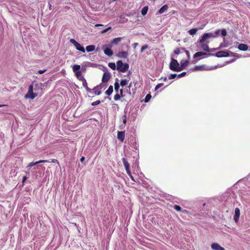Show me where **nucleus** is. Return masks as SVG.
Returning a JSON list of instances; mask_svg holds the SVG:
<instances>
[{
    "instance_id": "2f4dec72",
    "label": "nucleus",
    "mask_w": 250,
    "mask_h": 250,
    "mask_svg": "<svg viewBox=\"0 0 250 250\" xmlns=\"http://www.w3.org/2000/svg\"><path fill=\"white\" fill-rule=\"evenodd\" d=\"M32 84H33V86H34V89L35 90H38V89H40V84H38V83H33Z\"/></svg>"
},
{
    "instance_id": "412c9836",
    "label": "nucleus",
    "mask_w": 250,
    "mask_h": 250,
    "mask_svg": "<svg viewBox=\"0 0 250 250\" xmlns=\"http://www.w3.org/2000/svg\"><path fill=\"white\" fill-rule=\"evenodd\" d=\"M81 69V66L79 64H75L72 67L73 71L74 73H75L77 71H80Z\"/></svg>"
},
{
    "instance_id": "4468645a",
    "label": "nucleus",
    "mask_w": 250,
    "mask_h": 250,
    "mask_svg": "<svg viewBox=\"0 0 250 250\" xmlns=\"http://www.w3.org/2000/svg\"><path fill=\"white\" fill-rule=\"evenodd\" d=\"M80 81L82 82L83 86L85 87L87 92H90L92 91V89L88 87L87 82L85 78H82Z\"/></svg>"
},
{
    "instance_id": "7ed1b4c3",
    "label": "nucleus",
    "mask_w": 250,
    "mask_h": 250,
    "mask_svg": "<svg viewBox=\"0 0 250 250\" xmlns=\"http://www.w3.org/2000/svg\"><path fill=\"white\" fill-rule=\"evenodd\" d=\"M180 67V64L177 61L174 59H172L169 64L170 69L172 71L179 72L181 71V69Z\"/></svg>"
},
{
    "instance_id": "6e6552de",
    "label": "nucleus",
    "mask_w": 250,
    "mask_h": 250,
    "mask_svg": "<svg viewBox=\"0 0 250 250\" xmlns=\"http://www.w3.org/2000/svg\"><path fill=\"white\" fill-rule=\"evenodd\" d=\"M229 54L227 51H220L215 54V56L218 58L226 57L229 56Z\"/></svg>"
},
{
    "instance_id": "b1692460",
    "label": "nucleus",
    "mask_w": 250,
    "mask_h": 250,
    "mask_svg": "<svg viewBox=\"0 0 250 250\" xmlns=\"http://www.w3.org/2000/svg\"><path fill=\"white\" fill-rule=\"evenodd\" d=\"M207 54L206 53L203 52H197L196 53L194 54L193 57L194 58L199 57L200 56L205 55Z\"/></svg>"
},
{
    "instance_id": "37998d69",
    "label": "nucleus",
    "mask_w": 250,
    "mask_h": 250,
    "mask_svg": "<svg viewBox=\"0 0 250 250\" xmlns=\"http://www.w3.org/2000/svg\"><path fill=\"white\" fill-rule=\"evenodd\" d=\"M186 75V72H183L180 73V74H179L177 76V77H178V78H181L182 77L185 76Z\"/></svg>"
},
{
    "instance_id": "9b49d317",
    "label": "nucleus",
    "mask_w": 250,
    "mask_h": 250,
    "mask_svg": "<svg viewBox=\"0 0 250 250\" xmlns=\"http://www.w3.org/2000/svg\"><path fill=\"white\" fill-rule=\"evenodd\" d=\"M240 213L239 208H235V214H234V215L233 217V219H234V221L236 223L238 222V221L239 220V217H240Z\"/></svg>"
},
{
    "instance_id": "79ce46f5",
    "label": "nucleus",
    "mask_w": 250,
    "mask_h": 250,
    "mask_svg": "<svg viewBox=\"0 0 250 250\" xmlns=\"http://www.w3.org/2000/svg\"><path fill=\"white\" fill-rule=\"evenodd\" d=\"M221 35L223 36H226L227 35V31L225 29H222L221 30Z\"/></svg>"
},
{
    "instance_id": "aec40b11",
    "label": "nucleus",
    "mask_w": 250,
    "mask_h": 250,
    "mask_svg": "<svg viewBox=\"0 0 250 250\" xmlns=\"http://www.w3.org/2000/svg\"><path fill=\"white\" fill-rule=\"evenodd\" d=\"M201 47L205 51L209 52V49L208 47V45L207 43H205L204 42L201 43Z\"/></svg>"
},
{
    "instance_id": "3c124183",
    "label": "nucleus",
    "mask_w": 250,
    "mask_h": 250,
    "mask_svg": "<svg viewBox=\"0 0 250 250\" xmlns=\"http://www.w3.org/2000/svg\"><path fill=\"white\" fill-rule=\"evenodd\" d=\"M26 179H27L26 176H23V178H22V183L23 184H24V183L26 180Z\"/></svg>"
},
{
    "instance_id": "de8ad7c7",
    "label": "nucleus",
    "mask_w": 250,
    "mask_h": 250,
    "mask_svg": "<svg viewBox=\"0 0 250 250\" xmlns=\"http://www.w3.org/2000/svg\"><path fill=\"white\" fill-rule=\"evenodd\" d=\"M46 71V69H43V70H40L38 71V73L40 74H43Z\"/></svg>"
},
{
    "instance_id": "c756f323",
    "label": "nucleus",
    "mask_w": 250,
    "mask_h": 250,
    "mask_svg": "<svg viewBox=\"0 0 250 250\" xmlns=\"http://www.w3.org/2000/svg\"><path fill=\"white\" fill-rule=\"evenodd\" d=\"M197 31V29L196 28H192L188 31V33L191 35H194L196 33Z\"/></svg>"
},
{
    "instance_id": "e433bc0d",
    "label": "nucleus",
    "mask_w": 250,
    "mask_h": 250,
    "mask_svg": "<svg viewBox=\"0 0 250 250\" xmlns=\"http://www.w3.org/2000/svg\"><path fill=\"white\" fill-rule=\"evenodd\" d=\"M147 48H148V45H146V44H145V45L142 46V47H141V53L143 52L144 51L145 49H147Z\"/></svg>"
},
{
    "instance_id": "393cba45",
    "label": "nucleus",
    "mask_w": 250,
    "mask_h": 250,
    "mask_svg": "<svg viewBox=\"0 0 250 250\" xmlns=\"http://www.w3.org/2000/svg\"><path fill=\"white\" fill-rule=\"evenodd\" d=\"M118 79H116V82L114 83V89H115V90L116 91V92H118V90H119V87H120V85H119V83H118Z\"/></svg>"
},
{
    "instance_id": "6e6d98bb",
    "label": "nucleus",
    "mask_w": 250,
    "mask_h": 250,
    "mask_svg": "<svg viewBox=\"0 0 250 250\" xmlns=\"http://www.w3.org/2000/svg\"><path fill=\"white\" fill-rule=\"evenodd\" d=\"M180 50H182V51H184L185 52V51H187V50L185 49L184 48H181Z\"/></svg>"
},
{
    "instance_id": "423d86ee",
    "label": "nucleus",
    "mask_w": 250,
    "mask_h": 250,
    "mask_svg": "<svg viewBox=\"0 0 250 250\" xmlns=\"http://www.w3.org/2000/svg\"><path fill=\"white\" fill-rule=\"evenodd\" d=\"M122 161L127 175H129L130 177L131 178V179L133 180V177L131 175V171L130 170L129 164L128 163L126 159L125 158L122 159Z\"/></svg>"
},
{
    "instance_id": "4d7b16f0",
    "label": "nucleus",
    "mask_w": 250,
    "mask_h": 250,
    "mask_svg": "<svg viewBox=\"0 0 250 250\" xmlns=\"http://www.w3.org/2000/svg\"><path fill=\"white\" fill-rule=\"evenodd\" d=\"M200 66H196L195 67V69L197 70H199L200 69Z\"/></svg>"
},
{
    "instance_id": "4c0bfd02",
    "label": "nucleus",
    "mask_w": 250,
    "mask_h": 250,
    "mask_svg": "<svg viewBox=\"0 0 250 250\" xmlns=\"http://www.w3.org/2000/svg\"><path fill=\"white\" fill-rule=\"evenodd\" d=\"M180 53V49L179 48H177L174 50V53L176 55H178Z\"/></svg>"
},
{
    "instance_id": "bb28decb",
    "label": "nucleus",
    "mask_w": 250,
    "mask_h": 250,
    "mask_svg": "<svg viewBox=\"0 0 250 250\" xmlns=\"http://www.w3.org/2000/svg\"><path fill=\"white\" fill-rule=\"evenodd\" d=\"M122 39V37H118V38H115L113 40L111 41V43L117 44L119 42H120Z\"/></svg>"
},
{
    "instance_id": "4be33fe9",
    "label": "nucleus",
    "mask_w": 250,
    "mask_h": 250,
    "mask_svg": "<svg viewBox=\"0 0 250 250\" xmlns=\"http://www.w3.org/2000/svg\"><path fill=\"white\" fill-rule=\"evenodd\" d=\"M113 88L112 85H110L107 89V90L105 91V94L108 96L110 95L113 92Z\"/></svg>"
},
{
    "instance_id": "603ef678",
    "label": "nucleus",
    "mask_w": 250,
    "mask_h": 250,
    "mask_svg": "<svg viewBox=\"0 0 250 250\" xmlns=\"http://www.w3.org/2000/svg\"><path fill=\"white\" fill-rule=\"evenodd\" d=\"M84 160H85V157L83 156L81 157L80 161L81 162H83V161H84Z\"/></svg>"
},
{
    "instance_id": "58836bf2",
    "label": "nucleus",
    "mask_w": 250,
    "mask_h": 250,
    "mask_svg": "<svg viewBox=\"0 0 250 250\" xmlns=\"http://www.w3.org/2000/svg\"><path fill=\"white\" fill-rule=\"evenodd\" d=\"M163 84H164L163 83L158 84L155 87V90H158L159 88L162 87L163 85Z\"/></svg>"
},
{
    "instance_id": "f704fd0d",
    "label": "nucleus",
    "mask_w": 250,
    "mask_h": 250,
    "mask_svg": "<svg viewBox=\"0 0 250 250\" xmlns=\"http://www.w3.org/2000/svg\"><path fill=\"white\" fill-rule=\"evenodd\" d=\"M121 97L120 95L119 94H118V93H117V94H116L114 96V100H115V101H118V100H119L121 98Z\"/></svg>"
},
{
    "instance_id": "a878e982",
    "label": "nucleus",
    "mask_w": 250,
    "mask_h": 250,
    "mask_svg": "<svg viewBox=\"0 0 250 250\" xmlns=\"http://www.w3.org/2000/svg\"><path fill=\"white\" fill-rule=\"evenodd\" d=\"M108 66L112 70H115L117 69V65H116L114 62H109L108 64Z\"/></svg>"
},
{
    "instance_id": "ea45409f",
    "label": "nucleus",
    "mask_w": 250,
    "mask_h": 250,
    "mask_svg": "<svg viewBox=\"0 0 250 250\" xmlns=\"http://www.w3.org/2000/svg\"><path fill=\"white\" fill-rule=\"evenodd\" d=\"M100 103H101V102H100V100H97V101H96L95 102H93L91 104H92V105L95 106V105H97L100 104Z\"/></svg>"
},
{
    "instance_id": "6ab92c4d",
    "label": "nucleus",
    "mask_w": 250,
    "mask_h": 250,
    "mask_svg": "<svg viewBox=\"0 0 250 250\" xmlns=\"http://www.w3.org/2000/svg\"><path fill=\"white\" fill-rule=\"evenodd\" d=\"M75 73V76L76 77V78L80 81L81 80V79L82 78H84L83 76H82V72L81 71H77Z\"/></svg>"
},
{
    "instance_id": "f3484780",
    "label": "nucleus",
    "mask_w": 250,
    "mask_h": 250,
    "mask_svg": "<svg viewBox=\"0 0 250 250\" xmlns=\"http://www.w3.org/2000/svg\"><path fill=\"white\" fill-rule=\"evenodd\" d=\"M238 48L240 50L246 51L248 49V46L246 44L241 43L238 45Z\"/></svg>"
},
{
    "instance_id": "dca6fc26",
    "label": "nucleus",
    "mask_w": 250,
    "mask_h": 250,
    "mask_svg": "<svg viewBox=\"0 0 250 250\" xmlns=\"http://www.w3.org/2000/svg\"><path fill=\"white\" fill-rule=\"evenodd\" d=\"M181 65H180V68L181 69V71L188 65L189 61L188 60H182L181 61Z\"/></svg>"
},
{
    "instance_id": "72a5a7b5",
    "label": "nucleus",
    "mask_w": 250,
    "mask_h": 250,
    "mask_svg": "<svg viewBox=\"0 0 250 250\" xmlns=\"http://www.w3.org/2000/svg\"><path fill=\"white\" fill-rule=\"evenodd\" d=\"M173 208H174L176 210H177V211H181V208L179 206L177 205H175L173 206Z\"/></svg>"
},
{
    "instance_id": "f8f14e48",
    "label": "nucleus",
    "mask_w": 250,
    "mask_h": 250,
    "mask_svg": "<svg viewBox=\"0 0 250 250\" xmlns=\"http://www.w3.org/2000/svg\"><path fill=\"white\" fill-rule=\"evenodd\" d=\"M211 249L213 250H225V249L219 245L218 243H214L211 245Z\"/></svg>"
},
{
    "instance_id": "f257e3e1",
    "label": "nucleus",
    "mask_w": 250,
    "mask_h": 250,
    "mask_svg": "<svg viewBox=\"0 0 250 250\" xmlns=\"http://www.w3.org/2000/svg\"><path fill=\"white\" fill-rule=\"evenodd\" d=\"M221 30H217L215 31V33H207L204 34L201 38L199 40L200 43H203L206 42V40L211 38H216L219 34Z\"/></svg>"
},
{
    "instance_id": "c85d7f7f",
    "label": "nucleus",
    "mask_w": 250,
    "mask_h": 250,
    "mask_svg": "<svg viewBox=\"0 0 250 250\" xmlns=\"http://www.w3.org/2000/svg\"><path fill=\"white\" fill-rule=\"evenodd\" d=\"M148 11V7L147 6H145L143 8L141 11V13L143 16H145L146 14Z\"/></svg>"
},
{
    "instance_id": "f03ea898",
    "label": "nucleus",
    "mask_w": 250,
    "mask_h": 250,
    "mask_svg": "<svg viewBox=\"0 0 250 250\" xmlns=\"http://www.w3.org/2000/svg\"><path fill=\"white\" fill-rule=\"evenodd\" d=\"M129 68L128 63H124L122 61H118L117 62V69L121 72H126Z\"/></svg>"
},
{
    "instance_id": "8fccbe9b",
    "label": "nucleus",
    "mask_w": 250,
    "mask_h": 250,
    "mask_svg": "<svg viewBox=\"0 0 250 250\" xmlns=\"http://www.w3.org/2000/svg\"><path fill=\"white\" fill-rule=\"evenodd\" d=\"M138 45V43L137 42H135L132 44V46L134 49H135Z\"/></svg>"
},
{
    "instance_id": "c03bdc74",
    "label": "nucleus",
    "mask_w": 250,
    "mask_h": 250,
    "mask_svg": "<svg viewBox=\"0 0 250 250\" xmlns=\"http://www.w3.org/2000/svg\"><path fill=\"white\" fill-rule=\"evenodd\" d=\"M50 162H52V163H57V164H59V162L57 160L55 159H51V161L50 160H48Z\"/></svg>"
},
{
    "instance_id": "09e8293b",
    "label": "nucleus",
    "mask_w": 250,
    "mask_h": 250,
    "mask_svg": "<svg viewBox=\"0 0 250 250\" xmlns=\"http://www.w3.org/2000/svg\"><path fill=\"white\" fill-rule=\"evenodd\" d=\"M121 96V97H123L124 96V95H123V89H121L120 90V94H119Z\"/></svg>"
},
{
    "instance_id": "c9c22d12",
    "label": "nucleus",
    "mask_w": 250,
    "mask_h": 250,
    "mask_svg": "<svg viewBox=\"0 0 250 250\" xmlns=\"http://www.w3.org/2000/svg\"><path fill=\"white\" fill-rule=\"evenodd\" d=\"M111 29V27H108L106 28V29H104V30H102L101 31V33L104 34L106 32H107V31H108L109 30H110Z\"/></svg>"
},
{
    "instance_id": "2eb2a0df",
    "label": "nucleus",
    "mask_w": 250,
    "mask_h": 250,
    "mask_svg": "<svg viewBox=\"0 0 250 250\" xmlns=\"http://www.w3.org/2000/svg\"><path fill=\"white\" fill-rule=\"evenodd\" d=\"M128 56V53L125 51L119 52L117 54V56L120 58H126Z\"/></svg>"
},
{
    "instance_id": "0eeeda50",
    "label": "nucleus",
    "mask_w": 250,
    "mask_h": 250,
    "mask_svg": "<svg viewBox=\"0 0 250 250\" xmlns=\"http://www.w3.org/2000/svg\"><path fill=\"white\" fill-rule=\"evenodd\" d=\"M70 42L73 44L75 48L79 51H82L83 53L85 52V49L84 47L79 42H78L74 39H71Z\"/></svg>"
},
{
    "instance_id": "39448f33",
    "label": "nucleus",
    "mask_w": 250,
    "mask_h": 250,
    "mask_svg": "<svg viewBox=\"0 0 250 250\" xmlns=\"http://www.w3.org/2000/svg\"><path fill=\"white\" fill-rule=\"evenodd\" d=\"M34 86L33 84L29 85L27 93L25 95V97L26 98H29L30 99H34L35 97L38 96V93L33 92Z\"/></svg>"
},
{
    "instance_id": "052dcab7",
    "label": "nucleus",
    "mask_w": 250,
    "mask_h": 250,
    "mask_svg": "<svg viewBox=\"0 0 250 250\" xmlns=\"http://www.w3.org/2000/svg\"><path fill=\"white\" fill-rule=\"evenodd\" d=\"M5 105H3V104H0V107H2V106H4Z\"/></svg>"
},
{
    "instance_id": "1a4fd4ad",
    "label": "nucleus",
    "mask_w": 250,
    "mask_h": 250,
    "mask_svg": "<svg viewBox=\"0 0 250 250\" xmlns=\"http://www.w3.org/2000/svg\"><path fill=\"white\" fill-rule=\"evenodd\" d=\"M50 163V162L48 160H40V161H37L35 162H33L29 163L27 165V167L29 169H30V167H33L36 165H37L40 163Z\"/></svg>"
},
{
    "instance_id": "473e14b6",
    "label": "nucleus",
    "mask_w": 250,
    "mask_h": 250,
    "mask_svg": "<svg viewBox=\"0 0 250 250\" xmlns=\"http://www.w3.org/2000/svg\"><path fill=\"white\" fill-rule=\"evenodd\" d=\"M177 76V75L176 74H172L169 76L168 79L169 80L173 79H175Z\"/></svg>"
},
{
    "instance_id": "a19ab883",
    "label": "nucleus",
    "mask_w": 250,
    "mask_h": 250,
    "mask_svg": "<svg viewBox=\"0 0 250 250\" xmlns=\"http://www.w3.org/2000/svg\"><path fill=\"white\" fill-rule=\"evenodd\" d=\"M123 122L124 124H125L126 123V119H127V117H126V115H124L123 117Z\"/></svg>"
},
{
    "instance_id": "9d476101",
    "label": "nucleus",
    "mask_w": 250,
    "mask_h": 250,
    "mask_svg": "<svg viewBox=\"0 0 250 250\" xmlns=\"http://www.w3.org/2000/svg\"><path fill=\"white\" fill-rule=\"evenodd\" d=\"M111 78V74L108 72H104L103 74L102 77V82L103 83H106Z\"/></svg>"
},
{
    "instance_id": "7c9ffc66",
    "label": "nucleus",
    "mask_w": 250,
    "mask_h": 250,
    "mask_svg": "<svg viewBox=\"0 0 250 250\" xmlns=\"http://www.w3.org/2000/svg\"><path fill=\"white\" fill-rule=\"evenodd\" d=\"M151 98V95L150 94H147L144 99L145 103H147Z\"/></svg>"
},
{
    "instance_id": "49530a36",
    "label": "nucleus",
    "mask_w": 250,
    "mask_h": 250,
    "mask_svg": "<svg viewBox=\"0 0 250 250\" xmlns=\"http://www.w3.org/2000/svg\"><path fill=\"white\" fill-rule=\"evenodd\" d=\"M185 53L188 58V59H190V53L189 52L188 50L185 51Z\"/></svg>"
},
{
    "instance_id": "13d9d810",
    "label": "nucleus",
    "mask_w": 250,
    "mask_h": 250,
    "mask_svg": "<svg viewBox=\"0 0 250 250\" xmlns=\"http://www.w3.org/2000/svg\"><path fill=\"white\" fill-rule=\"evenodd\" d=\"M162 79H163V81H165V82L167 81V77H165V78H162Z\"/></svg>"
},
{
    "instance_id": "5701e85b",
    "label": "nucleus",
    "mask_w": 250,
    "mask_h": 250,
    "mask_svg": "<svg viewBox=\"0 0 250 250\" xmlns=\"http://www.w3.org/2000/svg\"><path fill=\"white\" fill-rule=\"evenodd\" d=\"M95 46L94 45H88L86 47V51L87 52H91L94 50Z\"/></svg>"
},
{
    "instance_id": "a18cd8bd",
    "label": "nucleus",
    "mask_w": 250,
    "mask_h": 250,
    "mask_svg": "<svg viewBox=\"0 0 250 250\" xmlns=\"http://www.w3.org/2000/svg\"><path fill=\"white\" fill-rule=\"evenodd\" d=\"M100 88H101L100 87V86H95V87L92 89V90H93V91L95 92V93H96L97 92V90L98 89H100Z\"/></svg>"
},
{
    "instance_id": "20e7f679",
    "label": "nucleus",
    "mask_w": 250,
    "mask_h": 250,
    "mask_svg": "<svg viewBox=\"0 0 250 250\" xmlns=\"http://www.w3.org/2000/svg\"><path fill=\"white\" fill-rule=\"evenodd\" d=\"M112 46L110 44H105L103 45L102 49L104 53L108 57H111L113 55V52L111 48Z\"/></svg>"
},
{
    "instance_id": "ddd939ff",
    "label": "nucleus",
    "mask_w": 250,
    "mask_h": 250,
    "mask_svg": "<svg viewBox=\"0 0 250 250\" xmlns=\"http://www.w3.org/2000/svg\"><path fill=\"white\" fill-rule=\"evenodd\" d=\"M125 131H118L117 138L121 142H123L125 139Z\"/></svg>"
},
{
    "instance_id": "bf43d9fd",
    "label": "nucleus",
    "mask_w": 250,
    "mask_h": 250,
    "mask_svg": "<svg viewBox=\"0 0 250 250\" xmlns=\"http://www.w3.org/2000/svg\"><path fill=\"white\" fill-rule=\"evenodd\" d=\"M131 84H132V83H131L129 84V86H128V87L129 88V89H130V88L131 87Z\"/></svg>"
},
{
    "instance_id": "864d4df0",
    "label": "nucleus",
    "mask_w": 250,
    "mask_h": 250,
    "mask_svg": "<svg viewBox=\"0 0 250 250\" xmlns=\"http://www.w3.org/2000/svg\"><path fill=\"white\" fill-rule=\"evenodd\" d=\"M101 94V90H99L98 92H97L96 93V94L97 95H100Z\"/></svg>"
},
{
    "instance_id": "5fc2aeb1",
    "label": "nucleus",
    "mask_w": 250,
    "mask_h": 250,
    "mask_svg": "<svg viewBox=\"0 0 250 250\" xmlns=\"http://www.w3.org/2000/svg\"><path fill=\"white\" fill-rule=\"evenodd\" d=\"M103 26V25L102 24H97L95 25V26H96V27L97 26Z\"/></svg>"
},
{
    "instance_id": "a211bd4d",
    "label": "nucleus",
    "mask_w": 250,
    "mask_h": 250,
    "mask_svg": "<svg viewBox=\"0 0 250 250\" xmlns=\"http://www.w3.org/2000/svg\"><path fill=\"white\" fill-rule=\"evenodd\" d=\"M168 9V6L167 4L163 5L158 11L159 14H162Z\"/></svg>"
},
{
    "instance_id": "cd10ccee",
    "label": "nucleus",
    "mask_w": 250,
    "mask_h": 250,
    "mask_svg": "<svg viewBox=\"0 0 250 250\" xmlns=\"http://www.w3.org/2000/svg\"><path fill=\"white\" fill-rule=\"evenodd\" d=\"M128 82V80L126 79H123L121 81L120 85L122 87L125 86Z\"/></svg>"
}]
</instances>
